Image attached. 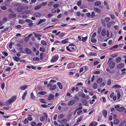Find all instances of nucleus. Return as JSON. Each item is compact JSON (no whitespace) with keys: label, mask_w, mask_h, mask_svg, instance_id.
Wrapping results in <instances>:
<instances>
[{"label":"nucleus","mask_w":126,"mask_h":126,"mask_svg":"<svg viewBox=\"0 0 126 126\" xmlns=\"http://www.w3.org/2000/svg\"><path fill=\"white\" fill-rule=\"evenodd\" d=\"M113 59L111 58L109 59L107 62L108 64H109L110 68L112 69L114 68L115 66V63L113 61H111Z\"/></svg>","instance_id":"obj_1"},{"label":"nucleus","mask_w":126,"mask_h":126,"mask_svg":"<svg viewBox=\"0 0 126 126\" xmlns=\"http://www.w3.org/2000/svg\"><path fill=\"white\" fill-rule=\"evenodd\" d=\"M59 56L57 54H56L51 60L50 62L53 63L57 61L58 59Z\"/></svg>","instance_id":"obj_2"},{"label":"nucleus","mask_w":126,"mask_h":126,"mask_svg":"<svg viewBox=\"0 0 126 126\" xmlns=\"http://www.w3.org/2000/svg\"><path fill=\"white\" fill-rule=\"evenodd\" d=\"M17 97L16 95L13 96H12L9 99V100H10L11 103L14 102L16 99Z\"/></svg>","instance_id":"obj_3"},{"label":"nucleus","mask_w":126,"mask_h":126,"mask_svg":"<svg viewBox=\"0 0 126 126\" xmlns=\"http://www.w3.org/2000/svg\"><path fill=\"white\" fill-rule=\"evenodd\" d=\"M23 7L22 6H20L17 8L16 10L18 12H20L23 10Z\"/></svg>","instance_id":"obj_4"},{"label":"nucleus","mask_w":126,"mask_h":126,"mask_svg":"<svg viewBox=\"0 0 126 126\" xmlns=\"http://www.w3.org/2000/svg\"><path fill=\"white\" fill-rule=\"evenodd\" d=\"M75 100H72L68 102V106H71L74 105L75 103Z\"/></svg>","instance_id":"obj_5"},{"label":"nucleus","mask_w":126,"mask_h":126,"mask_svg":"<svg viewBox=\"0 0 126 126\" xmlns=\"http://www.w3.org/2000/svg\"><path fill=\"white\" fill-rule=\"evenodd\" d=\"M41 15V13L39 12H35L34 13V16L36 17H40Z\"/></svg>","instance_id":"obj_6"},{"label":"nucleus","mask_w":126,"mask_h":126,"mask_svg":"<svg viewBox=\"0 0 126 126\" xmlns=\"http://www.w3.org/2000/svg\"><path fill=\"white\" fill-rule=\"evenodd\" d=\"M25 51L26 54H30L32 53L31 51L28 48H26L25 49Z\"/></svg>","instance_id":"obj_7"},{"label":"nucleus","mask_w":126,"mask_h":126,"mask_svg":"<svg viewBox=\"0 0 126 126\" xmlns=\"http://www.w3.org/2000/svg\"><path fill=\"white\" fill-rule=\"evenodd\" d=\"M98 124V123L96 122L93 121L91 122L89 125V126H96Z\"/></svg>","instance_id":"obj_8"},{"label":"nucleus","mask_w":126,"mask_h":126,"mask_svg":"<svg viewBox=\"0 0 126 126\" xmlns=\"http://www.w3.org/2000/svg\"><path fill=\"white\" fill-rule=\"evenodd\" d=\"M81 102L85 106H89V105L87 104V101L85 99H82L81 100Z\"/></svg>","instance_id":"obj_9"},{"label":"nucleus","mask_w":126,"mask_h":126,"mask_svg":"<svg viewBox=\"0 0 126 126\" xmlns=\"http://www.w3.org/2000/svg\"><path fill=\"white\" fill-rule=\"evenodd\" d=\"M93 10L95 12L100 13L101 12V10L98 8H94L93 9Z\"/></svg>","instance_id":"obj_10"},{"label":"nucleus","mask_w":126,"mask_h":126,"mask_svg":"<svg viewBox=\"0 0 126 126\" xmlns=\"http://www.w3.org/2000/svg\"><path fill=\"white\" fill-rule=\"evenodd\" d=\"M102 114L104 117L106 118L107 114V111L106 110H104L102 111Z\"/></svg>","instance_id":"obj_11"},{"label":"nucleus","mask_w":126,"mask_h":126,"mask_svg":"<svg viewBox=\"0 0 126 126\" xmlns=\"http://www.w3.org/2000/svg\"><path fill=\"white\" fill-rule=\"evenodd\" d=\"M28 87V86L26 85H24L21 86L19 88L20 90H25Z\"/></svg>","instance_id":"obj_12"},{"label":"nucleus","mask_w":126,"mask_h":126,"mask_svg":"<svg viewBox=\"0 0 126 126\" xmlns=\"http://www.w3.org/2000/svg\"><path fill=\"white\" fill-rule=\"evenodd\" d=\"M124 64L123 63H121L118 64L117 66V67L119 69H121L123 67Z\"/></svg>","instance_id":"obj_13"},{"label":"nucleus","mask_w":126,"mask_h":126,"mask_svg":"<svg viewBox=\"0 0 126 126\" xmlns=\"http://www.w3.org/2000/svg\"><path fill=\"white\" fill-rule=\"evenodd\" d=\"M121 57H118L116 59L115 62L116 63H119L121 61Z\"/></svg>","instance_id":"obj_14"},{"label":"nucleus","mask_w":126,"mask_h":126,"mask_svg":"<svg viewBox=\"0 0 126 126\" xmlns=\"http://www.w3.org/2000/svg\"><path fill=\"white\" fill-rule=\"evenodd\" d=\"M56 88V85H51L50 87V90L52 91L54 90Z\"/></svg>","instance_id":"obj_15"},{"label":"nucleus","mask_w":126,"mask_h":126,"mask_svg":"<svg viewBox=\"0 0 126 126\" xmlns=\"http://www.w3.org/2000/svg\"><path fill=\"white\" fill-rule=\"evenodd\" d=\"M68 39L67 38L65 39L64 40L61 41V43L62 44H65L67 43L68 42Z\"/></svg>","instance_id":"obj_16"},{"label":"nucleus","mask_w":126,"mask_h":126,"mask_svg":"<svg viewBox=\"0 0 126 126\" xmlns=\"http://www.w3.org/2000/svg\"><path fill=\"white\" fill-rule=\"evenodd\" d=\"M57 84L59 87V89H62L63 88V86L62 83L60 82H58Z\"/></svg>","instance_id":"obj_17"},{"label":"nucleus","mask_w":126,"mask_h":126,"mask_svg":"<svg viewBox=\"0 0 126 126\" xmlns=\"http://www.w3.org/2000/svg\"><path fill=\"white\" fill-rule=\"evenodd\" d=\"M106 34V31L105 29L102 30L101 32V35L102 36H104Z\"/></svg>","instance_id":"obj_18"},{"label":"nucleus","mask_w":126,"mask_h":126,"mask_svg":"<svg viewBox=\"0 0 126 126\" xmlns=\"http://www.w3.org/2000/svg\"><path fill=\"white\" fill-rule=\"evenodd\" d=\"M66 34L65 33L62 32L58 36V37L60 38H62Z\"/></svg>","instance_id":"obj_19"},{"label":"nucleus","mask_w":126,"mask_h":126,"mask_svg":"<svg viewBox=\"0 0 126 126\" xmlns=\"http://www.w3.org/2000/svg\"><path fill=\"white\" fill-rule=\"evenodd\" d=\"M54 97V95L52 94L49 95L48 98V100H51Z\"/></svg>","instance_id":"obj_20"},{"label":"nucleus","mask_w":126,"mask_h":126,"mask_svg":"<svg viewBox=\"0 0 126 126\" xmlns=\"http://www.w3.org/2000/svg\"><path fill=\"white\" fill-rule=\"evenodd\" d=\"M89 55L90 56H95L97 55V54L96 53L94 52H90L89 53Z\"/></svg>","instance_id":"obj_21"},{"label":"nucleus","mask_w":126,"mask_h":126,"mask_svg":"<svg viewBox=\"0 0 126 126\" xmlns=\"http://www.w3.org/2000/svg\"><path fill=\"white\" fill-rule=\"evenodd\" d=\"M114 78L116 80H118L120 78L119 75L117 74L114 77Z\"/></svg>","instance_id":"obj_22"},{"label":"nucleus","mask_w":126,"mask_h":126,"mask_svg":"<svg viewBox=\"0 0 126 126\" xmlns=\"http://www.w3.org/2000/svg\"><path fill=\"white\" fill-rule=\"evenodd\" d=\"M16 16V15L15 13H11L9 15V17L10 18H14Z\"/></svg>","instance_id":"obj_23"},{"label":"nucleus","mask_w":126,"mask_h":126,"mask_svg":"<svg viewBox=\"0 0 126 126\" xmlns=\"http://www.w3.org/2000/svg\"><path fill=\"white\" fill-rule=\"evenodd\" d=\"M30 96L31 98L33 100H34L36 98V97L34 95L33 92H32L31 93Z\"/></svg>","instance_id":"obj_24"},{"label":"nucleus","mask_w":126,"mask_h":126,"mask_svg":"<svg viewBox=\"0 0 126 126\" xmlns=\"http://www.w3.org/2000/svg\"><path fill=\"white\" fill-rule=\"evenodd\" d=\"M101 4V2L100 1H97L95 2L94 3V5L96 6H98L100 5Z\"/></svg>","instance_id":"obj_25"},{"label":"nucleus","mask_w":126,"mask_h":126,"mask_svg":"<svg viewBox=\"0 0 126 126\" xmlns=\"http://www.w3.org/2000/svg\"><path fill=\"white\" fill-rule=\"evenodd\" d=\"M125 108L124 107H121L117 109V110L119 112H122L123 111Z\"/></svg>","instance_id":"obj_26"},{"label":"nucleus","mask_w":126,"mask_h":126,"mask_svg":"<svg viewBox=\"0 0 126 126\" xmlns=\"http://www.w3.org/2000/svg\"><path fill=\"white\" fill-rule=\"evenodd\" d=\"M46 21V19H41L39 21L38 23L37 24V25H39L43 22H45Z\"/></svg>","instance_id":"obj_27"},{"label":"nucleus","mask_w":126,"mask_h":126,"mask_svg":"<svg viewBox=\"0 0 126 126\" xmlns=\"http://www.w3.org/2000/svg\"><path fill=\"white\" fill-rule=\"evenodd\" d=\"M13 59L15 61L17 62H18L20 60V59L19 58L17 57L16 56H15L14 57H13Z\"/></svg>","instance_id":"obj_28"},{"label":"nucleus","mask_w":126,"mask_h":126,"mask_svg":"<svg viewBox=\"0 0 126 126\" xmlns=\"http://www.w3.org/2000/svg\"><path fill=\"white\" fill-rule=\"evenodd\" d=\"M27 92L26 91L24 93L22 96V100L24 99L25 98V96L27 94Z\"/></svg>","instance_id":"obj_29"},{"label":"nucleus","mask_w":126,"mask_h":126,"mask_svg":"<svg viewBox=\"0 0 126 126\" xmlns=\"http://www.w3.org/2000/svg\"><path fill=\"white\" fill-rule=\"evenodd\" d=\"M106 70L107 71L111 74H113L114 73V71L113 70L111 71L109 68H107Z\"/></svg>","instance_id":"obj_30"},{"label":"nucleus","mask_w":126,"mask_h":126,"mask_svg":"<svg viewBox=\"0 0 126 126\" xmlns=\"http://www.w3.org/2000/svg\"><path fill=\"white\" fill-rule=\"evenodd\" d=\"M41 7V6L40 5H38L34 7V9L35 10H37L40 9Z\"/></svg>","instance_id":"obj_31"},{"label":"nucleus","mask_w":126,"mask_h":126,"mask_svg":"<svg viewBox=\"0 0 126 126\" xmlns=\"http://www.w3.org/2000/svg\"><path fill=\"white\" fill-rule=\"evenodd\" d=\"M47 93L46 92L43 91H40L38 92V94L41 95H43Z\"/></svg>","instance_id":"obj_32"},{"label":"nucleus","mask_w":126,"mask_h":126,"mask_svg":"<svg viewBox=\"0 0 126 126\" xmlns=\"http://www.w3.org/2000/svg\"><path fill=\"white\" fill-rule=\"evenodd\" d=\"M45 47H40L39 49V50L41 51L42 52H44L45 51Z\"/></svg>","instance_id":"obj_33"},{"label":"nucleus","mask_w":126,"mask_h":126,"mask_svg":"<svg viewBox=\"0 0 126 126\" xmlns=\"http://www.w3.org/2000/svg\"><path fill=\"white\" fill-rule=\"evenodd\" d=\"M67 120L66 119H63L61 120V122L62 123L65 124Z\"/></svg>","instance_id":"obj_34"},{"label":"nucleus","mask_w":126,"mask_h":126,"mask_svg":"<svg viewBox=\"0 0 126 126\" xmlns=\"http://www.w3.org/2000/svg\"><path fill=\"white\" fill-rule=\"evenodd\" d=\"M110 18L109 17H106L104 19V21L105 22H106L107 23V22H109V21L110 20Z\"/></svg>","instance_id":"obj_35"},{"label":"nucleus","mask_w":126,"mask_h":126,"mask_svg":"<svg viewBox=\"0 0 126 126\" xmlns=\"http://www.w3.org/2000/svg\"><path fill=\"white\" fill-rule=\"evenodd\" d=\"M72 64L71 63H69L67 66V67L68 69H70L72 68Z\"/></svg>","instance_id":"obj_36"},{"label":"nucleus","mask_w":126,"mask_h":126,"mask_svg":"<svg viewBox=\"0 0 126 126\" xmlns=\"http://www.w3.org/2000/svg\"><path fill=\"white\" fill-rule=\"evenodd\" d=\"M11 103V102H10L9 99L8 100L6 101L5 103V105H8L10 104Z\"/></svg>","instance_id":"obj_37"},{"label":"nucleus","mask_w":126,"mask_h":126,"mask_svg":"<svg viewBox=\"0 0 126 126\" xmlns=\"http://www.w3.org/2000/svg\"><path fill=\"white\" fill-rule=\"evenodd\" d=\"M33 34L35 35V36L36 37H41V35L39 34H37L35 32H33Z\"/></svg>","instance_id":"obj_38"},{"label":"nucleus","mask_w":126,"mask_h":126,"mask_svg":"<svg viewBox=\"0 0 126 126\" xmlns=\"http://www.w3.org/2000/svg\"><path fill=\"white\" fill-rule=\"evenodd\" d=\"M87 39V36H86L84 37H82V41L84 42H85L86 41Z\"/></svg>","instance_id":"obj_39"},{"label":"nucleus","mask_w":126,"mask_h":126,"mask_svg":"<svg viewBox=\"0 0 126 126\" xmlns=\"http://www.w3.org/2000/svg\"><path fill=\"white\" fill-rule=\"evenodd\" d=\"M40 102L42 103H47L44 100L43 98H40L39 99Z\"/></svg>","instance_id":"obj_40"},{"label":"nucleus","mask_w":126,"mask_h":126,"mask_svg":"<svg viewBox=\"0 0 126 126\" xmlns=\"http://www.w3.org/2000/svg\"><path fill=\"white\" fill-rule=\"evenodd\" d=\"M101 21L102 23V26L104 27L105 26H106V23L103 20L101 19Z\"/></svg>","instance_id":"obj_41"},{"label":"nucleus","mask_w":126,"mask_h":126,"mask_svg":"<svg viewBox=\"0 0 126 126\" xmlns=\"http://www.w3.org/2000/svg\"><path fill=\"white\" fill-rule=\"evenodd\" d=\"M33 60L34 61H39L40 60V59L38 57L33 58Z\"/></svg>","instance_id":"obj_42"},{"label":"nucleus","mask_w":126,"mask_h":126,"mask_svg":"<svg viewBox=\"0 0 126 126\" xmlns=\"http://www.w3.org/2000/svg\"><path fill=\"white\" fill-rule=\"evenodd\" d=\"M119 120L118 119H116L115 120L113 123L114 124H117L119 123Z\"/></svg>","instance_id":"obj_43"},{"label":"nucleus","mask_w":126,"mask_h":126,"mask_svg":"<svg viewBox=\"0 0 126 126\" xmlns=\"http://www.w3.org/2000/svg\"><path fill=\"white\" fill-rule=\"evenodd\" d=\"M102 81V79L101 78H100L98 79L96 81L98 83H100Z\"/></svg>","instance_id":"obj_44"},{"label":"nucleus","mask_w":126,"mask_h":126,"mask_svg":"<svg viewBox=\"0 0 126 126\" xmlns=\"http://www.w3.org/2000/svg\"><path fill=\"white\" fill-rule=\"evenodd\" d=\"M113 87L114 88H121V86L120 85H119L116 84L114 85V86H113Z\"/></svg>","instance_id":"obj_45"},{"label":"nucleus","mask_w":126,"mask_h":126,"mask_svg":"<svg viewBox=\"0 0 126 126\" xmlns=\"http://www.w3.org/2000/svg\"><path fill=\"white\" fill-rule=\"evenodd\" d=\"M111 22H109L107 23V25L108 28H110L111 25Z\"/></svg>","instance_id":"obj_46"},{"label":"nucleus","mask_w":126,"mask_h":126,"mask_svg":"<svg viewBox=\"0 0 126 126\" xmlns=\"http://www.w3.org/2000/svg\"><path fill=\"white\" fill-rule=\"evenodd\" d=\"M118 56V54H117L115 53L113 54H112L111 55L110 57L112 58H115L117 57Z\"/></svg>","instance_id":"obj_47"},{"label":"nucleus","mask_w":126,"mask_h":126,"mask_svg":"<svg viewBox=\"0 0 126 126\" xmlns=\"http://www.w3.org/2000/svg\"><path fill=\"white\" fill-rule=\"evenodd\" d=\"M91 41L93 43H96L97 42V40L95 38H93L91 39Z\"/></svg>","instance_id":"obj_48"},{"label":"nucleus","mask_w":126,"mask_h":126,"mask_svg":"<svg viewBox=\"0 0 126 126\" xmlns=\"http://www.w3.org/2000/svg\"><path fill=\"white\" fill-rule=\"evenodd\" d=\"M126 122L125 121H122L120 124L119 126H123L126 123Z\"/></svg>","instance_id":"obj_49"},{"label":"nucleus","mask_w":126,"mask_h":126,"mask_svg":"<svg viewBox=\"0 0 126 126\" xmlns=\"http://www.w3.org/2000/svg\"><path fill=\"white\" fill-rule=\"evenodd\" d=\"M95 16V13L94 12H91V14L90 15V17L92 18H93Z\"/></svg>","instance_id":"obj_50"},{"label":"nucleus","mask_w":126,"mask_h":126,"mask_svg":"<svg viewBox=\"0 0 126 126\" xmlns=\"http://www.w3.org/2000/svg\"><path fill=\"white\" fill-rule=\"evenodd\" d=\"M41 44L44 45L46 46L47 44V42L44 41L42 40L41 41Z\"/></svg>","instance_id":"obj_51"},{"label":"nucleus","mask_w":126,"mask_h":126,"mask_svg":"<svg viewBox=\"0 0 126 126\" xmlns=\"http://www.w3.org/2000/svg\"><path fill=\"white\" fill-rule=\"evenodd\" d=\"M111 81L110 79H109L107 81V83L108 85H110L111 84Z\"/></svg>","instance_id":"obj_52"},{"label":"nucleus","mask_w":126,"mask_h":126,"mask_svg":"<svg viewBox=\"0 0 126 126\" xmlns=\"http://www.w3.org/2000/svg\"><path fill=\"white\" fill-rule=\"evenodd\" d=\"M102 28L101 27H99L97 29V33L100 34L101 32Z\"/></svg>","instance_id":"obj_53"},{"label":"nucleus","mask_w":126,"mask_h":126,"mask_svg":"<svg viewBox=\"0 0 126 126\" xmlns=\"http://www.w3.org/2000/svg\"><path fill=\"white\" fill-rule=\"evenodd\" d=\"M2 53L4 56H7L8 55L7 53L5 51H4Z\"/></svg>","instance_id":"obj_54"},{"label":"nucleus","mask_w":126,"mask_h":126,"mask_svg":"<svg viewBox=\"0 0 126 126\" xmlns=\"http://www.w3.org/2000/svg\"><path fill=\"white\" fill-rule=\"evenodd\" d=\"M66 49L67 50H68L70 52H73V50H72L70 49V47H69L68 46H67L66 47Z\"/></svg>","instance_id":"obj_55"},{"label":"nucleus","mask_w":126,"mask_h":126,"mask_svg":"<svg viewBox=\"0 0 126 126\" xmlns=\"http://www.w3.org/2000/svg\"><path fill=\"white\" fill-rule=\"evenodd\" d=\"M74 100L75 101H79V97L77 96H75L74 97Z\"/></svg>","instance_id":"obj_56"},{"label":"nucleus","mask_w":126,"mask_h":126,"mask_svg":"<svg viewBox=\"0 0 126 126\" xmlns=\"http://www.w3.org/2000/svg\"><path fill=\"white\" fill-rule=\"evenodd\" d=\"M64 116L63 114H61L58 116V118L59 119H61Z\"/></svg>","instance_id":"obj_57"},{"label":"nucleus","mask_w":126,"mask_h":126,"mask_svg":"<svg viewBox=\"0 0 126 126\" xmlns=\"http://www.w3.org/2000/svg\"><path fill=\"white\" fill-rule=\"evenodd\" d=\"M83 118V117L82 116H80V117H79L77 120V122H80L82 119Z\"/></svg>","instance_id":"obj_58"},{"label":"nucleus","mask_w":126,"mask_h":126,"mask_svg":"<svg viewBox=\"0 0 126 126\" xmlns=\"http://www.w3.org/2000/svg\"><path fill=\"white\" fill-rule=\"evenodd\" d=\"M47 4V2H44L42 3L40 5H41V6H45Z\"/></svg>","instance_id":"obj_59"},{"label":"nucleus","mask_w":126,"mask_h":126,"mask_svg":"<svg viewBox=\"0 0 126 126\" xmlns=\"http://www.w3.org/2000/svg\"><path fill=\"white\" fill-rule=\"evenodd\" d=\"M54 2L53 1L50 2L48 4V6L49 7L51 6L53 4Z\"/></svg>","instance_id":"obj_60"},{"label":"nucleus","mask_w":126,"mask_h":126,"mask_svg":"<svg viewBox=\"0 0 126 126\" xmlns=\"http://www.w3.org/2000/svg\"><path fill=\"white\" fill-rule=\"evenodd\" d=\"M40 120L41 121L43 122L44 121L45 118L44 117H41L40 118Z\"/></svg>","instance_id":"obj_61"},{"label":"nucleus","mask_w":126,"mask_h":126,"mask_svg":"<svg viewBox=\"0 0 126 126\" xmlns=\"http://www.w3.org/2000/svg\"><path fill=\"white\" fill-rule=\"evenodd\" d=\"M23 122L24 123L26 124L28 123L29 122V121L26 118L23 121Z\"/></svg>","instance_id":"obj_62"},{"label":"nucleus","mask_w":126,"mask_h":126,"mask_svg":"<svg viewBox=\"0 0 126 126\" xmlns=\"http://www.w3.org/2000/svg\"><path fill=\"white\" fill-rule=\"evenodd\" d=\"M118 47V46L117 45H115L114 46H113L112 47L111 49H115V48H117Z\"/></svg>","instance_id":"obj_63"},{"label":"nucleus","mask_w":126,"mask_h":126,"mask_svg":"<svg viewBox=\"0 0 126 126\" xmlns=\"http://www.w3.org/2000/svg\"><path fill=\"white\" fill-rule=\"evenodd\" d=\"M41 106L42 107L44 108H46L47 107H49V106L45 104H42L41 105Z\"/></svg>","instance_id":"obj_64"}]
</instances>
